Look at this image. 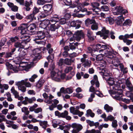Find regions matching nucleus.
Wrapping results in <instances>:
<instances>
[{
    "mask_svg": "<svg viewBox=\"0 0 133 133\" xmlns=\"http://www.w3.org/2000/svg\"><path fill=\"white\" fill-rule=\"evenodd\" d=\"M55 66L54 65L50 69L51 71L50 73V78L53 81L57 82H61L65 77L66 75L63 73L62 71L58 69H55Z\"/></svg>",
    "mask_w": 133,
    "mask_h": 133,
    "instance_id": "f257e3e1",
    "label": "nucleus"
},
{
    "mask_svg": "<svg viewBox=\"0 0 133 133\" xmlns=\"http://www.w3.org/2000/svg\"><path fill=\"white\" fill-rule=\"evenodd\" d=\"M128 13L127 11L123 9L122 7L121 6H117L113 10V13L114 15H120L118 16L116 19V23L118 25H121L123 22L124 20V18L122 14L125 15Z\"/></svg>",
    "mask_w": 133,
    "mask_h": 133,
    "instance_id": "f03ea898",
    "label": "nucleus"
},
{
    "mask_svg": "<svg viewBox=\"0 0 133 133\" xmlns=\"http://www.w3.org/2000/svg\"><path fill=\"white\" fill-rule=\"evenodd\" d=\"M99 51L100 52H101V53L97 55L96 57V59L97 61L102 60V63H103V66H106L107 61L102 60L103 59V57L105 60L109 63L110 62L111 59L113 57V56L111 55V53L108 52V51L100 50Z\"/></svg>",
    "mask_w": 133,
    "mask_h": 133,
    "instance_id": "7ed1b4c3",
    "label": "nucleus"
},
{
    "mask_svg": "<svg viewBox=\"0 0 133 133\" xmlns=\"http://www.w3.org/2000/svg\"><path fill=\"white\" fill-rule=\"evenodd\" d=\"M102 69H103L102 71L100 72V73L101 74L103 75V78L106 81L109 85L110 88H111V86H113L115 84L114 79L110 77L112 74L108 71L107 69L104 68Z\"/></svg>",
    "mask_w": 133,
    "mask_h": 133,
    "instance_id": "20e7f679",
    "label": "nucleus"
},
{
    "mask_svg": "<svg viewBox=\"0 0 133 133\" xmlns=\"http://www.w3.org/2000/svg\"><path fill=\"white\" fill-rule=\"evenodd\" d=\"M92 85L89 88V91L91 92L95 93L99 90V84L97 76L96 75L94 76L93 79L91 81Z\"/></svg>",
    "mask_w": 133,
    "mask_h": 133,
    "instance_id": "39448f33",
    "label": "nucleus"
},
{
    "mask_svg": "<svg viewBox=\"0 0 133 133\" xmlns=\"http://www.w3.org/2000/svg\"><path fill=\"white\" fill-rule=\"evenodd\" d=\"M23 80H21L16 84V85L18 86V89L23 92H25L26 90V87L30 88L31 87L32 85L29 82H25Z\"/></svg>",
    "mask_w": 133,
    "mask_h": 133,
    "instance_id": "423d86ee",
    "label": "nucleus"
},
{
    "mask_svg": "<svg viewBox=\"0 0 133 133\" xmlns=\"http://www.w3.org/2000/svg\"><path fill=\"white\" fill-rule=\"evenodd\" d=\"M122 90H119L118 91L113 92H112L111 96L114 99L119 100L122 99L123 96Z\"/></svg>",
    "mask_w": 133,
    "mask_h": 133,
    "instance_id": "0eeeda50",
    "label": "nucleus"
},
{
    "mask_svg": "<svg viewBox=\"0 0 133 133\" xmlns=\"http://www.w3.org/2000/svg\"><path fill=\"white\" fill-rule=\"evenodd\" d=\"M56 123H57L58 125L59 126L58 129L61 130H63L64 129H67L68 130H69L70 128V125L64 126L65 124V122L62 120L59 119L56 120Z\"/></svg>",
    "mask_w": 133,
    "mask_h": 133,
    "instance_id": "6e6552de",
    "label": "nucleus"
},
{
    "mask_svg": "<svg viewBox=\"0 0 133 133\" xmlns=\"http://www.w3.org/2000/svg\"><path fill=\"white\" fill-rule=\"evenodd\" d=\"M27 24L23 23L21 25L18 27V29L21 31L20 33L22 35L28 33V30Z\"/></svg>",
    "mask_w": 133,
    "mask_h": 133,
    "instance_id": "1a4fd4ad",
    "label": "nucleus"
},
{
    "mask_svg": "<svg viewBox=\"0 0 133 133\" xmlns=\"http://www.w3.org/2000/svg\"><path fill=\"white\" fill-rule=\"evenodd\" d=\"M101 31H99L96 33L97 35H100L101 37H103V38L106 39L108 37V34L109 33V31L106 30L104 27L102 28Z\"/></svg>",
    "mask_w": 133,
    "mask_h": 133,
    "instance_id": "9d476101",
    "label": "nucleus"
},
{
    "mask_svg": "<svg viewBox=\"0 0 133 133\" xmlns=\"http://www.w3.org/2000/svg\"><path fill=\"white\" fill-rule=\"evenodd\" d=\"M43 96L44 98L45 99L44 102L48 104H51L52 102V100L51 99L53 98L54 97L51 94H50L49 96L48 94L46 93H44L43 95Z\"/></svg>",
    "mask_w": 133,
    "mask_h": 133,
    "instance_id": "9b49d317",
    "label": "nucleus"
},
{
    "mask_svg": "<svg viewBox=\"0 0 133 133\" xmlns=\"http://www.w3.org/2000/svg\"><path fill=\"white\" fill-rule=\"evenodd\" d=\"M74 36L77 41H79L81 39L84 37V33L82 30L77 31L75 33Z\"/></svg>",
    "mask_w": 133,
    "mask_h": 133,
    "instance_id": "f8f14e48",
    "label": "nucleus"
},
{
    "mask_svg": "<svg viewBox=\"0 0 133 133\" xmlns=\"http://www.w3.org/2000/svg\"><path fill=\"white\" fill-rule=\"evenodd\" d=\"M126 84L127 87L128 88L130 91L127 93V94H130L129 96H127L130 97L132 96L133 94L132 93V92H133V87L130 82L128 80H127L126 81Z\"/></svg>",
    "mask_w": 133,
    "mask_h": 133,
    "instance_id": "ddd939ff",
    "label": "nucleus"
},
{
    "mask_svg": "<svg viewBox=\"0 0 133 133\" xmlns=\"http://www.w3.org/2000/svg\"><path fill=\"white\" fill-rule=\"evenodd\" d=\"M47 50L48 51V52L50 54V55L47 57V59L49 62H51L53 61L54 57V54H52L53 52V50L52 48H51Z\"/></svg>",
    "mask_w": 133,
    "mask_h": 133,
    "instance_id": "4468645a",
    "label": "nucleus"
},
{
    "mask_svg": "<svg viewBox=\"0 0 133 133\" xmlns=\"http://www.w3.org/2000/svg\"><path fill=\"white\" fill-rule=\"evenodd\" d=\"M82 23V22L79 20L76 21H72L70 23V25L72 27H76V29H78L81 27V24Z\"/></svg>",
    "mask_w": 133,
    "mask_h": 133,
    "instance_id": "2eb2a0df",
    "label": "nucleus"
},
{
    "mask_svg": "<svg viewBox=\"0 0 133 133\" xmlns=\"http://www.w3.org/2000/svg\"><path fill=\"white\" fill-rule=\"evenodd\" d=\"M37 37L35 38V40H41L44 39L45 37V34L44 31H38L37 32Z\"/></svg>",
    "mask_w": 133,
    "mask_h": 133,
    "instance_id": "dca6fc26",
    "label": "nucleus"
},
{
    "mask_svg": "<svg viewBox=\"0 0 133 133\" xmlns=\"http://www.w3.org/2000/svg\"><path fill=\"white\" fill-rule=\"evenodd\" d=\"M50 23L49 20L48 19H44L39 24L40 27L44 29L47 27L48 25Z\"/></svg>",
    "mask_w": 133,
    "mask_h": 133,
    "instance_id": "f3484780",
    "label": "nucleus"
},
{
    "mask_svg": "<svg viewBox=\"0 0 133 133\" xmlns=\"http://www.w3.org/2000/svg\"><path fill=\"white\" fill-rule=\"evenodd\" d=\"M87 11V9L83 8V5L81 4H79L77 7H76L74 10L75 13H77L80 11L82 12L85 11Z\"/></svg>",
    "mask_w": 133,
    "mask_h": 133,
    "instance_id": "a211bd4d",
    "label": "nucleus"
},
{
    "mask_svg": "<svg viewBox=\"0 0 133 133\" xmlns=\"http://www.w3.org/2000/svg\"><path fill=\"white\" fill-rule=\"evenodd\" d=\"M70 128L71 127L74 129H76V130L79 131L83 128L82 126L80 124L76 123H72L71 125H70Z\"/></svg>",
    "mask_w": 133,
    "mask_h": 133,
    "instance_id": "6ab92c4d",
    "label": "nucleus"
},
{
    "mask_svg": "<svg viewBox=\"0 0 133 133\" xmlns=\"http://www.w3.org/2000/svg\"><path fill=\"white\" fill-rule=\"evenodd\" d=\"M33 5V2L31 0H30L29 2L25 1V2L24 6L25 7V10L27 11H30L31 8L30 7V5Z\"/></svg>",
    "mask_w": 133,
    "mask_h": 133,
    "instance_id": "aec40b11",
    "label": "nucleus"
},
{
    "mask_svg": "<svg viewBox=\"0 0 133 133\" xmlns=\"http://www.w3.org/2000/svg\"><path fill=\"white\" fill-rule=\"evenodd\" d=\"M18 51L19 52V56L20 58H23L26 55L27 50L23 48H19Z\"/></svg>",
    "mask_w": 133,
    "mask_h": 133,
    "instance_id": "412c9836",
    "label": "nucleus"
},
{
    "mask_svg": "<svg viewBox=\"0 0 133 133\" xmlns=\"http://www.w3.org/2000/svg\"><path fill=\"white\" fill-rule=\"evenodd\" d=\"M16 115V113L15 111H13L10 112V115H7L6 117L8 119H10L12 120H16L17 117L14 116Z\"/></svg>",
    "mask_w": 133,
    "mask_h": 133,
    "instance_id": "4be33fe9",
    "label": "nucleus"
},
{
    "mask_svg": "<svg viewBox=\"0 0 133 133\" xmlns=\"http://www.w3.org/2000/svg\"><path fill=\"white\" fill-rule=\"evenodd\" d=\"M112 92L115 91H118L119 90H122L121 89V87L119 84H115L113 85L112 86L111 88H110Z\"/></svg>",
    "mask_w": 133,
    "mask_h": 133,
    "instance_id": "5701e85b",
    "label": "nucleus"
},
{
    "mask_svg": "<svg viewBox=\"0 0 133 133\" xmlns=\"http://www.w3.org/2000/svg\"><path fill=\"white\" fill-rule=\"evenodd\" d=\"M8 5L11 8V10L13 11L16 12L18 11V7L11 2H9L8 3Z\"/></svg>",
    "mask_w": 133,
    "mask_h": 133,
    "instance_id": "b1692460",
    "label": "nucleus"
},
{
    "mask_svg": "<svg viewBox=\"0 0 133 133\" xmlns=\"http://www.w3.org/2000/svg\"><path fill=\"white\" fill-rule=\"evenodd\" d=\"M52 6L50 4H46L44 5L43 8L44 11L47 13L49 12L52 8Z\"/></svg>",
    "mask_w": 133,
    "mask_h": 133,
    "instance_id": "393cba45",
    "label": "nucleus"
},
{
    "mask_svg": "<svg viewBox=\"0 0 133 133\" xmlns=\"http://www.w3.org/2000/svg\"><path fill=\"white\" fill-rule=\"evenodd\" d=\"M36 26L34 23L31 24L28 26H27V28L28 32H34L36 30Z\"/></svg>",
    "mask_w": 133,
    "mask_h": 133,
    "instance_id": "a878e982",
    "label": "nucleus"
},
{
    "mask_svg": "<svg viewBox=\"0 0 133 133\" xmlns=\"http://www.w3.org/2000/svg\"><path fill=\"white\" fill-rule=\"evenodd\" d=\"M95 21L93 19L88 18L85 20V25L87 26H90L91 25H92L94 23H95Z\"/></svg>",
    "mask_w": 133,
    "mask_h": 133,
    "instance_id": "bb28decb",
    "label": "nucleus"
},
{
    "mask_svg": "<svg viewBox=\"0 0 133 133\" xmlns=\"http://www.w3.org/2000/svg\"><path fill=\"white\" fill-rule=\"evenodd\" d=\"M39 124L44 129H45L48 127V122L46 121H42L40 120Z\"/></svg>",
    "mask_w": 133,
    "mask_h": 133,
    "instance_id": "cd10ccee",
    "label": "nucleus"
},
{
    "mask_svg": "<svg viewBox=\"0 0 133 133\" xmlns=\"http://www.w3.org/2000/svg\"><path fill=\"white\" fill-rule=\"evenodd\" d=\"M21 38L23 39L22 41H26L27 43L29 42L30 40V37L28 33L21 36Z\"/></svg>",
    "mask_w": 133,
    "mask_h": 133,
    "instance_id": "c85d7f7f",
    "label": "nucleus"
},
{
    "mask_svg": "<svg viewBox=\"0 0 133 133\" xmlns=\"http://www.w3.org/2000/svg\"><path fill=\"white\" fill-rule=\"evenodd\" d=\"M58 24L56 23L51 24L50 27V30L52 32L55 31L57 28Z\"/></svg>",
    "mask_w": 133,
    "mask_h": 133,
    "instance_id": "c756f323",
    "label": "nucleus"
},
{
    "mask_svg": "<svg viewBox=\"0 0 133 133\" xmlns=\"http://www.w3.org/2000/svg\"><path fill=\"white\" fill-rule=\"evenodd\" d=\"M83 63H84L83 64V65L84 68H85L90 67L91 65V61L88 59L85 60Z\"/></svg>",
    "mask_w": 133,
    "mask_h": 133,
    "instance_id": "7c9ffc66",
    "label": "nucleus"
},
{
    "mask_svg": "<svg viewBox=\"0 0 133 133\" xmlns=\"http://www.w3.org/2000/svg\"><path fill=\"white\" fill-rule=\"evenodd\" d=\"M50 23H57L59 21V18L57 17H53L51 18L50 20H49Z\"/></svg>",
    "mask_w": 133,
    "mask_h": 133,
    "instance_id": "2f4dec72",
    "label": "nucleus"
},
{
    "mask_svg": "<svg viewBox=\"0 0 133 133\" xmlns=\"http://www.w3.org/2000/svg\"><path fill=\"white\" fill-rule=\"evenodd\" d=\"M74 61V59L72 58H66L64 60V63L68 65H71Z\"/></svg>",
    "mask_w": 133,
    "mask_h": 133,
    "instance_id": "473e14b6",
    "label": "nucleus"
},
{
    "mask_svg": "<svg viewBox=\"0 0 133 133\" xmlns=\"http://www.w3.org/2000/svg\"><path fill=\"white\" fill-rule=\"evenodd\" d=\"M44 82V81L42 79H39L36 84V86L38 88H40L42 87Z\"/></svg>",
    "mask_w": 133,
    "mask_h": 133,
    "instance_id": "72a5a7b5",
    "label": "nucleus"
},
{
    "mask_svg": "<svg viewBox=\"0 0 133 133\" xmlns=\"http://www.w3.org/2000/svg\"><path fill=\"white\" fill-rule=\"evenodd\" d=\"M104 109L107 112H111L113 110V107L109 106V105L107 104H105V105L104 107Z\"/></svg>",
    "mask_w": 133,
    "mask_h": 133,
    "instance_id": "f704fd0d",
    "label": "nucleus"
},
{
    "mask_svg": "<svg viewBox=\"0 0 133 133\" xmlns=\"http://www.w3.org/2000/svg\"><path fill=\"white\" fill-rule=\"evenodd\" d=\"M63 30L62 27L58 24L57 28V29L56 32L55 34L54 35L55 37H57L58 35V33H61Z\"/></svg>",
    "mask_w": 133,
    "mask_h": 133,
    "instance_id": "c9c22d12",
    "label": "nucleus"
},
{
    "mask_svg": "<svg viewBox=\"0 0 133 133\" xmlns=\"http://www.w3.org/2000/svg\"><path fill=\"white\" fill-rule=\"evenodd\" d=\"M26 18L27 19H29L31 21H32L33 20L36 19V18L35 17V15L32 13L26 16Z\"/></svg>",
    "mask_w": 133,
    "mask_h": 133,
    "instance_id": "e433bc0d",
    "label": "nucleus"
},
{
    "mask_svg": "<svg viewBox=\"0 0 133 133\" xmlns=\"http://www.w3.org/2000/svg\"><path fill=\"white\" fill-rule=\"evenodd\" d=\"M4 96L5 98H7L8 101L11 102L12 101V99L11 97V95L9 92H6Z\"/></svg>",
    "mask_w": 133,
    "mask_h": 133,
    "instance_id": "4c0bfd02",
    "label": "nucleus"
},
{
    "mask_svg": "<svg viewBox=\"0 0 133 133\" xmlns=\"http://www.w3.org/2000/svg\"><path fill=\"white\" fill-rule=\"evenodd\" d=\"M112 62L114 66L117 67L119 64L120 62L117 59H115L112 61Z\"/></svg>",
    "mask_w": 133,
    "mask_h": 133,
    "instance_id": "58836bf2",
    "label": "nucleus"
},
{
    "mask_svg": "<svg viewBox=\"0 0 133 133\" xmlns=\"http://www.w3.org/2000/svg\"><path fill=\"white\" fill-rule=\"evenodd\" d=\"M91 28L93 30H96L98 29V24L95 21V23H94L91 26Z\"/></svg>",
    "mask_w": 133,
    "mask_h": 133,
    "instance_id": "ea45409f",
    "label": "nucleus"
},
{
    "mask_svg": "<svg viewBox=\"0 0 133 133\" xmlns=\"http://www.w3.org/2000/svg\"><path fill=\"white\" fill-rule=\"evenodd\" d=\"M11 92L14 95L15 98L18 97V96H19L18 93L15 90L14 87H13L11 88Z\"/></svg>",
    "mask_w": 133,
    "mask_h": 133,
    "instance_id": "a19ab883",
    "label": "nucleus"
},
{
    "mask_svg": "<svg viewBox=\"0 0 133 133\" xmlns=\"http://www.w3.org/2000/svg\"><path fill=\"white\" fill-rule=\"evenodd\" d=\"M77 109L75 110L74 107H71L70 108V112L73 115H75L76 114V112H77L78 109H79V107H78L77 108Z\"/></svg>",
    "mask_w": 133,
    "mask_h": 133,
    "instance_id": "79ce46f5",
    "label": "nucleus"
},
{
    "mask_svg": "<svg viewBox=\"0 0 133 133\" xmlns=\"http://www.w3.org/2000/svg\"><path fill=\"white\" fill-rule=\"evenodd\" d=\"M40 8H38L35 6L32 10V13L35 15H36L39 12Z\"/></svg>",
    "mask_w": 133,
    "mask_h": 133,
    "instance_id": "37998d69",
    "label": "nucleus"
},
{
    "mask_svg": "<svg viewBox=\"0 0 133 133\" xmlns=\"http://www.w3.org/2000/svg\"><path fill=\"white\" fill-rule=\"evenodd\" d=\"M93 12L95 13L94 14H95L97 15H99V14L98 13L101 11V9L99 7H97L96 8H92V9Z\"/></svg>",
    "mask_w": 133,
    "mask_h": 133,
    "instance_id": "c03bdc74",
    "label": "nucleus"
},
{
    "mask_svg": "<svg viewBox=\"0 0 133 133\" xmlns=\"http://www.w3.org/2000/svg\"><path fill=\"white\" fill-rule=\"evenodd\" d=\"M105 21L107 23H109L111 25L113 24L114 22L113 19L111 17L107 18H106Z\"/></svg>",
    "mask_w": 133,
    "mask_h": 133,
    "instance_id": "a18cd8bd",
    "label": "nucleus"
},
{
    "mask_svg": "<svg viewBox=\"0 0 133 133\" xmlns=\"http://www.w3.org/2000/svg\"><path fill=\"white\" fill-rule=\"evenodd\" d=\"M73 69V68L71 66H67L65 68L64 72L65 73H68L70 72Z\"/></svg>",
    "mask_w": 133,
    "mask_h": 133,
    "instance_id": "49530a36",
    "label": "nucleus"
},
{
    "mask_svg": "<svg viewBox=\"0 0 133 133\" xmlns=\"http://www.w3.org/2000/svg\"><path fill=\"white\" fill-rule=\"evenodd\" d=\"M101 9L103 11H109V8L108 6L104 5L101 7Z\"/></svg>",
    "mask_w": 133,
    "mask_h": 133,
    "instance_id": "de8ad7c7",
    "label": "nucleus"
},
{
    "mask_svg": "<svg viewBox=\"0 0 133 133\" xmlns=\"http://www.w3.org/2000/svg\"><path fill=\"white\" fill-rule=\"evenodd\" d=\"M87 114H86V115L87 116H88L87 115H89L90 116L92 117H94L95 116V114L92 112V111L90 109H89L87 110Z\"/></svg>",
    "mask_w": 133,
    "mask_h": 133,
    "instance_id": "09e8293b",
    "label": "nucleus"
},
{
    "mask_svg": "<svg viewBox=\"0 0 133 133\" xmlns=\"http://www.w3.org/2000/svg\"><path fill=\"white\" fill-rule=\"evenodd\" d=\"M115 118L112 115H110L108 116L106 119H104V121H107L108 120H109L110 121H112L114 120Z\"/></svg>",
    "mask_w": 133,
    "mask_h": 133,
    "instance_id": "8fccbe9b",
    "label": "nucleus"
},
{
    "mask_svg": "<svg viewBox=\"0 0 133 133\" xmlns=\"http://www.w3.org/2000/svg\"><path fill=\"white\" fill-rule=\"evenodd\" d=\"M22 111L26 115H28L29 112L28 111V108L26 107H23L22 108Z\"/></svg>",
    "mask_w": 133,
    "mask_h": 133,
    "instance_id": "3c124183",
    "label": "nucleus"
},
{
    "mask_svg": "<svg viewBox=\"0 0 133 133\" xmlns=\"http://www.w3.org/2000/svg\"><path fill=\"white\" fill-rule=\"evenodd\" d=\"M84 73L83 72H78L76 74V77L77 79H80L81 78V76H83Z\"/></svg>",
    "mask_w": 133,
    "mask_h": 133,
    "instance_id": "603ef678",
    "label": "nucleus"
},
{
    "mask_svg": "<svg viewBox=\"0 0 133 133\" xmlns=\"http://www.w3.org/2000/svg\"><path fill=\"white\" fill-rule=\"evenodd\" d=\"M124 37L125 39L124 40H126L128 39V38H131L133 37V34H131L130 35L127 34L124 35Z\"/></svg>",
    "mask_w": 133,
    "mask_h": 133,
    "instance_id": "864d4df0",
    "label": "nucleus"
},
{
    "mask_svg": "<svg viewBox=\"0 0 133 133\" xmlns=\"http://www.w3.org/2000/svg\"><path fill=\"white\" fill-rule=\"evenodd\" d=\"M38 76L36 74H34L32 76L31 78H29V80L31 82H35V79Z\"/></svg>",
    "mask_w": 133,
    "mask_h": 133,
    "instance_id": "5fc2aeb1",
    "label": "nucleus"
},
{
    "mask_svg": "<svg viewBox=\"0 0 133 133\" xmlns=\"http://www.w3.org/2000/svg\"><path fill=\"white\" fill-rule=\"evenodd\" d=\"M33 52L36 55L35 56L36 57L39 55L40 52V51L38 49L36 48L34 50Z\"/></svg>",
    "mask_w": 133,
    "mask_h": 133,
    "instance_id": "6e6d98bb",
    "label": "nucleus"
},
{
    "mask_svg": "<svg viewBox=\"0 0 133 133\" xmlns=\"http://www.w3.org/2000/svg\"><path fill=\"white\" fill-rule=\"evenodd\" d=\"M95 95L94 93L91 94L90 97L89 98L88 101L90 102H92L93 101V98L95 97Z\"/></svg>",
    "mask_w": 133,
    "mask_h": 133,
    "instance_id": "4d7b16f0",
    "label": "nucleus"
},
{
    "mask_svg": "<svg viewBox=\"0 0 133 133\" xmlns=\"http://www.w3.org/2000/svg\"><path fill=\"white\" fill-rule=\"evenodd\" d=\"M18 38L17 36H15L14 37L10 38V41L12 42H18Z\"/></svg>",
    "mask_w": 133,
    "mask_h": 133,
    "instance_id": "13d9d810",
    "label": "nucleus"
},
{
    "mask_svg": "<svg viewBox=\"0 0 133 133\" xmlns=\"http://www.w3.org/2000/svg\"><path fill=\"white\" fill-rule=\"evenodd\" d=\"M91 6L92 8L98 7L99 6V4L98 2H93L91 3Z\"/></svg>",
    "mask_w": 133,
    "mask_h": 133,
    "instance_id": "bf43d9fd",
    "label": "nucleus"
},
{
    "mask_svg": "<svg viewBox=\"0 0 133 133\" xmlns=\"http://www.w3.org/2000/svg\"><path fill=\"white\" fill-rule=\"evenodd\" d=\"M66 93L70 94L73 91V89L71 88H68L65 89Z\"/></svg>",
    "mask_w": 133,
    "mask_h": 133,
    "instance_id": "052dcab7",
    "label": "nucleus"
},
{
    "mask_svg": "<svg viewBox=\"0 0 133 133\" xmlns=\"http://www.w3.org/2000/svg\"><path fill=\"white\" fill-rule=\"evenodd\" d=\"M14 46L15 47V48H22L21 46V43L20 42L18 41L16 42L14 45Z\"/></svg>",
    "mask_w": 133,
    "mask_h": 133,
    "instance_id": "680f3d73",
    "label": "nucleus"
},
{
    "mask_svg": "<svg viewBox=\"0 0 133 133\" xmlns=\"http://www.w3.org/2000/svg\"><path fill=\"white\" fill-rule=\"evenodd\" d=\"M68 112L66 110H65L63 112L61 113V117L65 118L68 115Z\"/></svg>",
    "mask_w": 133,
    "mask_h": 133,
    "instance_id": "e2e57ef3",
    "label": "nucleus"
},
{
    "mask_svg": "<svg viewBox=\"0 0 133 133\" xmlns=\"http://www.w3.org/2000/svg\"><path fill=\"white\" fill-rule=\"evenodd\" d=\"M6 41V39L5 37H3L2 38L0 41V44L1 46L4 45Z\"/></svg>",
    "mask_w": 133,
    "mask_h": 133,
    "instance_id": "0e129e2a",
    "label": "nucleus"
},
{
    "mask_svg": "<svg viewBox=\"0 0 133 133\" xmlns=\"http://www.w3.org/2000/svg\"><path fill=\"white\" fill-rule=\"evenodd\" d=\"M117 121L116 120H114L112 121V126L114 128H116L117 126Z\"/></svg>",
    "mask_w": 133,
    "mask_h": 133,
    "instance_id": "69168bd1",
    "label": "nucleus"
},
{
    "mask_svg": "<svg viewBox=\"0 0 133 133\" xmlns=\"http://www.w3.org/2000/svg\"><path fill=\"white\" fill-rule=\"evenodd\" d=\"M52 102H53L54 103H52V105H54V107H57V104L59 103V101L56 99H55L54 100H52Z\"/></svg>",
    "mask_w": 133,
    "mask_h": 133,
    "instance_id": "338daca9",
    "label": "nucleus"
},
{
    "mask_svg": "<svg viewBox=\"0 0 133 133\" xmlns=\"http://www.w3.org/2000/svg\"><path fill=\"white\" fill-rule=\"evenodd\" d=\"M59 23L60 24H63L66 22V19L64 18H62L59 19Z\"/></svg>",
    "mask_w": 133,
    "mask_h": 133,
    "instance_id": "774afa93",
    "label": "nucleus"
}]
</instances>
